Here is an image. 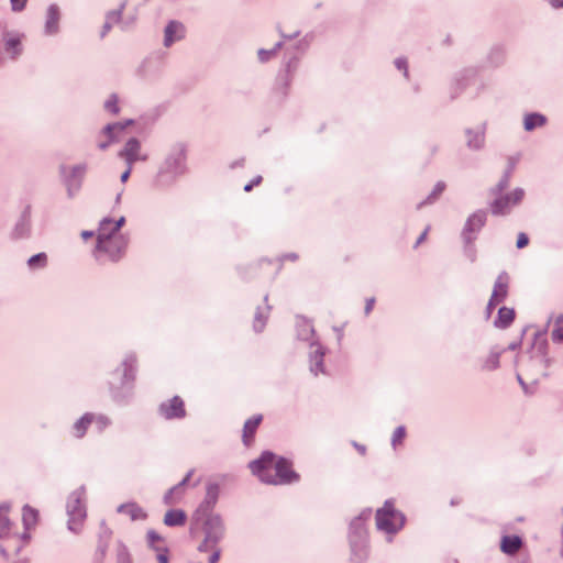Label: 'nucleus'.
<instances>
[{
  "mask_svg": "<svg viewBox=\"0 0 563 563\" xmlns=\"http://www.w3.org/2000/svg\"><path fill=\"white\" fill-rule=\"evenodd\" d=\"M466 134V144L471 150H479L484 146L485 142V131L484 128H478L476 130L467 129L465 131Z\"/></svg>",
  "mask_w": 563,
  "mask_h": 563,
  "instance_id": "a878e982",
  "label": "nucleus"
},
{
  "mask_svg": "<svg viewBox=\"0 0 563 563\" xmlns=\"http://www.w3.org/2000/svg\"><path fill=\"white\" fill-rule=\"evenodd\" d=\"M147 542L148 547L156 552V559L158 563H168L169 562V555H168V549L164 544V539L162 536H159L154 530L147 531Z\"/></svg>",
  "mask_w": 563,
  "mask_h": 563,
  "instance_id": "dca6fc26",
  "label": "nucleus"
},
{
  "mask_svg": "<svg viewBox=\"0 0 563 563\" xmlns=\"http://www.w3.org/2000/svg\"><path fill=\"white\" fill-rule=\"evenodd\" d=\"M117 563H132L130 552L122 542H118L117 544Z\"/></svg>",
  "mask_w": 563,
  "mask_h": 563,
  "instance_id": "79ce46f5",
  "label": "nucleus"
},
{
  "mask_svg": "<svg viewBox=\"0 0 563 563\" xmlns=\"http://www.w3.org/2000/svg\"><path fill=\"white\" fill-rule=\"evenodd\" d=\"M203 539L197 550L208 552L210 548H216L222 541L225 534V526L220 515L209 514L202 525Z\"/></svg>",
  "mask_w": 563,
  "mask_h": 563,
  "instance_id": "39448f33",
  "label": "nucleus"
},
{
  "mask_svg": "<svg viewBox=\"0 0 563 563\" xmlns=\"http://www.w3.org/2000/svg\"><path fill=\"white\" fill-rule=\"evenodd\" d=\"M185 35V27L178 21H169L164 30V46L169 47Z\"/></svg>",
  "mask_w": 563,
  "mask_h": 563,
  "instance_id": "aec40b11",
  "label": "nucleus"
},
{
  "mask_svg": "<svg viewBox=\"0 0 563 563\" xmlns=\"http://www.w3.org/2000/svg\"><path fill=\"white\" fill-rule=\"evenodd\" d=\"M486 220L487 213L484 210H477L467 218L462 231V238L466 244L473 243L477 233L485 225Z\"/></svg>",
  "mask_w": 563,
  "mask_h": 563,
  "instance_id": "f8f14e48",
  "label": "nucleus"
},
{
  "mask_svg": "<svg viewBox=\"0 0 563 563\" xmlns=\"http://www.w3.org/2000/svg\"><path fill=\"white\" fill-rule=\"evenodd\" d=\"M220 494V486L217 483H209L206 487V496L199 506V510L211 512L216 507Z\"/></svg>",
  "mask_w": 563,
  "mask_h": 563,
  "instance_id": "412c9836",
  "label": "nucleus"
},
{
  "mask_svg": "<svg viewBox=\"0 0 563 563\" xmlns=\"http://www.w3.org/2000/svg\"><path fill=\"white\" fill-rule=\"evenodd\" d=\"M27 0H10L11 10L13 12H21L26 7Z\"/></svg>",
  "mask_w": 563,
  "mask_h": 563,
  "instance_id": "3c124183",
  "label": "nucleus"
},
{
  "mask_svg": "<svg viewBox=\"0 0 563 563\" xmlns=\"http://www.w3.org/2000/svg\"><path fill=\"white\" fill-rule=\"evenodd\" d=\"M111 27H112L111 22L106 21L102 26L101 33H100L101 38H103L108 34V32L111 30Z\"/></svg>",
  "mask_w": 563,
  "mask_h": 563,
  "instance_id": "bf43d9fd",
  "label": "nucleus"
},
{
  "mask_svg": "<svg viewBox=\"0 0 563 563\" xmlns=\"http://www.w3.org/2000/svg\"><path fill=\"white\" fill-rule=\"evenodd\" d=\"M31 232V208L27 206L19 220L16 221L12 232L11 238L13 240H20L27 238Z\"/></svg>",
  "mask_w": 563,
  "mask_h": 563,
  "instance_id": "a211bd4d",
  "label": "nucleus"
},
{
  "mask_svg": "<svg viewBox=\"0 0 563 563\" xmlns=\"http://www.w3.org/2000/svg\"><path fill=\"white\" fill-rule=\"evenodd\" d=\"M522 542L518 536H505L501 539L500 548L506 554L512 555L518 552Z\"/></svg>",
  "mask_w": 563,
  "mask_h": 563,
  "instance_id": "473e14b6",
  "label": "nucleus"
},
{
  "mask_svg": "<svg viewBox=\"0 0 563 563\" xmlns=\"http://www.w3.org/2000/svg\"><path fill=\"white\" fill-rule=\"evenodd\" d=\"M178 492V486H173L170 489H168L164 495V503L166 505H173L175 503L174 495Z\"/></svg>",
  "mask_w": 563,
  "mask_h": 563,
  "instance_id": "8fccbe9b",
  "label": "nucleus"
},
{
  "mask_svg": "<svg viewBox=\"0 0 563 563\" xmlns=\"http://www.w3.org/2000/svg\"><path fill=\"white\" fill-rule=\"evenodd\" d=\"M511 168H508L504 176L500 178L496 187L492 188V195H500L509 185L510 177H511Z\"/></svg>",
  "mask_w": 563,
  "mask_h": 563,
  "instance_id": "a19ab883",
  "label": "nucleus"
},
{
  "mask_svg": "<svg viewBox=\"0 0 563 563\" xmlns=\"http://www.w3.org/2000/svg\"><path fill=\"white\" fill-rule=\"evenodd\" d=\"M428 230L429 228H427L421 234L420 236L418 238L416 244H415V247H417L420 243H422L428 234Z\"/></svg>",
  "mask_w": 563,
  "mask_h": 563,
  "instance_id": "69168bd1",
  "label": "nucleus"
},
{
  "mask_svg": "<svg viewBox=\"0 0 563 563\" xmlns=\"http://www.w3.org/2000/svg\"><path fill=\"white\" fill-rule=\"evenodd\" d=\"M445 189V184L443 181H438L433 188V190L431 191V194L428 196V198L420 202L418 205V208H420L421 206L426 205V203H432L433 201H435L438 199V197L444 191Z\"/></svg>",
  "mask_w": 563,
  "mask_h": 563,
  "instance_id": "37998d69",
  "label": "nucleus"
},
{
  "mask_svg": "<svg viewBox=\"0 0 563 563\" xmlns=\"http://www.w3.org/2000/svg\"><path fill=\"white\" fill-rule=\"evenodd\" d=\"M551 338L553 342H563V314L558 316L556 319L554 320V327L551 332Z\"/></svg>",
  "mask_w": 563,
  "mask_h": 563,
  "instance_id": "4c0bfd02",
  "label": "nucleus"
},
{
  "mask_svg": "<svg viewBox=\"0 0 563 563\" xmlns=\"http://www.w3.org/2000/svg\"><path fill=\"white\" fill-rule=\"evenodd\" d=\"M528 243H529V239H528L527 234L519 233L518 239H517V247L522 249V247L527 246Z\"/></svg>",
  "mask_w": 563,
  "mask_h": 563,
  "instance_id": "5fc2aeb1",
  "label": "nucleus"
},
{
  "mask_svg": "<svg viewBox=\"0 0 563 563\" xmlns=\"http://www.w3.org/2000/svg\"><path fill=\"white\" fill-rule=\"evenodd\" d=\"M135 365H136V358L134 355H128L122 365L121 368H118L115 371V374L122 371V385H128L132 383L135 378Z\"/></svg>",
  "mask_w": 563,
  "mask_h": 563,
  "instance_id": "b1692460",
  "label": "nucleus"
},
{
  "mask_svg": "<svg viewBox=\"0 0 563 563\" xmlns=\"http://www.w3.org/2000/svg\"><path fill=\"white\" fill-rule=\"evenodd\" d=\"M209 551H211V555L208 559L209 563H218L221 556V549L219 545H216V548H210Z\"/></svg>",
  "mask_w": 563,
  "mask_h": 563,
  "instance_id": "603ef678",
  "label": "nucleus"
},
{
  "mask_svg": "<svg viewBox=\"0 0 563 563\" xmlns=\"http://www.w3.org/2000/svg\"><path fill=\"white\" fill-rule=\"evenodd\" d=\"M115 231H112V219L103 218L100 221L98 228L97 243L99 247H104L107 239L118 235Z\"/></svg>",
  "mask_w": 563,
  "mask_h": 563,
  "instance_id": "393cba45",
  "label": "nucleus"
},
{
  "mask_svg": "<svg viewBox=\"0 0 563 563\" xmlns=\"http://www.w3.org/2000/svg\"><path fill=\"white\" fill-rule=\"evenodd\" d=\"M395 66L397 67V69L404 71V76L405 77H408V64H407V59L406 58H404V57L397 58L395 60Z\"/></svg>",
  "mask_w": 563,
  "mask_h": 563,
  "instance_id": "864d4df0",
  "label": "nucleus"
},
{
  "mask_svg": "<svg viewBox=\"0 0 563 563\" xmlns=\"http://www.w3.org/2000/svg\"><path fill=\"white\" fill-rule=\"evenodd\" d=\"M463 79H465V80L475 79V71L474 70H466Z\"/></svg>",
  "mask_w": 563,
  "mask_h": 563,
  "instance_id": "338daca9",
  "label": "nucleus"
},
{
  "mask_svg": "<svg viewBox=\"0 0 563 563\" xmlns=\"http://www.w3.org/2000/svg\"><path fill=\"white\" fill-rule=\"evenodd\" d=\"M186 514L181 509H170L164 516V523L168 527L184 526L186 522Z\"/></svg>",
  "mask_w": 563,
  "mask_h": 563,
  "instance_id": "2f4dec72",
  "label": "nucleus"
},
{
  "mask_svg": "<svg viewBox=\"0 0 563 563\" xmlns=\"http://www.w3.org/2000/svg\"><path fill=\"white\" fill-rule=\"evenodd\" d=\"M47 264V255L45 253H37L31 256L27 261V265L31 269L43 268Z\"/></svg>",
  "mask_w": 563,
  "mask_h": 563,
  "instance_id": "58836bf2",
  "label": "nucleus"
},
{
  "mask_svg": "<svg viewBox=\"0 0 563 563\" xmlns=\"http://www.w3.org/2000/svg\"><path fill=\"white\" fill-rule=\"evenodd\" d=\"M60 13L59 8L57 4H51L47 8L46 12V21H45V33L47 35L56 34L59 30L58 22H59Z\"/></svg>",
  "mask_w": 563,
  "mask_h": 563,
  "instance_id": "5701e85b",
  "label": "nucleus"
},
{
  "mask_svg": "<svg viewBox=\"0 0 563 563\" xmlns=\"http://www.w3.org/2000/svg\"><path fill=\"white\" fill-rule=\"evenodd\" d=\"M514 318H515L514 309H510L507 307H501L498 310V317L494 323L497 328L505 329L511 324V322L514 321Z\"/></svg>",
  "mask_w": 563,
  "mask_h": 563,
  "instance_id": "c9c22d12",
  "label": "nucleus"
},
{
  "mask_svg": "<svg viewBox=\"0 0 563 563\" xmlns=\"http://www.w3.org/2000/svg\"><path fill=\"white\" fill-rule=\"evenodd\" d=\"M119 157L124 159L130 167L137 161H146V155H141V143L137 139L131 137L125 143L124 147L119 152Z\"/></svg>",
  "mask_w": 563,
  "mask_h": 563,
  "instance_id": "ddd939ff",
  "label": "nucleus"
},
{
  "mask_svg": "<svg viewBox=\"0 0 563 563\" xmlns=\"http://www.w3.org/2000/svg\"><path fill=\"white\" fill-rule=\"evenodd\" d=\"M496 198L490 203L492 213L495 216H503L509 212L512 206L519 203L523 196L525 190L522 188H516L512 192L503 195H495Z\"/></svg>",
  "mask_w": 563,
  "mask_h": 563,
  "instance_id": "9b49d317",
  "label": "nucleus"
},
{
  "mask_svg": "<svg viewBox=\"0 0 563 563\" xmlns=\"http://www.w3.org/2000/svg\"><path fill=\"white\" fill-rule=\"evenodd\" d=\"M126 5V2H122L117 10L109 11L106 15V21L111 22V24H120V27L125 31L130 29L136 21V13L132 15H128L123 19V10Z\"/></svg>",
  "mask_w": 563,
  "mask_h": 563,
  "instance_id": "f3484780",
  "label": "nucleus"
},
{
  "mask_svg": "<svg viewBox=\"0 0 563 563\" xmlns=\"http://www.w3.org/2000/svg\"><path fill=\"white\" fill-rule=\"evenodd\" d=\"M133 124V120L129 119L124 122L111 123L104 126L103 133L109 137L107 142L99 143L100 150H106L111 143L119 141V134L124 131L129 125Z\"/></svg>",
  "mask_w": 563,
  "mask_h": 563,
  "instance_id": "6ab92c4d",
  "label": "nucleus"
},
{
  "mask_svg": "<svg viewBox=\"0 0 563 563\" xmlns=\"http://www.w3.org/2000/svg\"><path fill=\"white\" fill-rule=\"evenodd\" d=\"M262 419H263L262 415H256L245 421L244 428H243V442L245 445H250L251 440H252L257 427L260 426Z\"/></svg>",
  "mask_w": 563,
  "mask_h": 563,
  "instance_id": "c756f323",
  "label": "nucleus"
},
{
  "mask_svg": "<svg viewBox=\"0 0 563 563\" xmlns=\"http://www.w3.org/2000/svg\"><path fill=\"white\" fill-rule=\"evenodd\" d=\"M93 419V413H85L73 424V435L77 439L82 438L86 434L88 427L92 423Z\"/></svg>",
  "mask_w": 563,
  "mask_h": 563,
  "instance_id": "7c9ffc66",
  "label": "nucleus"
},
{
  "mask_svg": "<svg viewBox=\"0 0 563 563\" xmlns=\"http://www.w3.org/2000/svg\"><path fill=\"white\" fill-rule=\"evenodd\" d=\"M547 123V118L538 112L528 113L523 118V128L530 132L537 128H541Z\"/></svg>",
  "mask_w": 563,
  "mask_h": 563,
  "instance_id": "72a5a7b5",
  "label": "nucleus"
},
{
  "mask_svg": "<svg viewBox=\"0 0 563 563\" xmlns=\"http://www.w3.org/2000/svg\"><path fill=\"white\" fill-rule=\"evenodd\" d=\"M126 246L128 240L122 234L114 235L107 239L104 247L96 246V257L101 260L102 256H106L108 260L117 262L121 258Z\"/></svg>",
  "mask_w": 563,
  "mask_h": 563,
  "instance_id": "9d476101",
  "label": "nucleus"
},
{
  "mask_svg": "<svg viewBox=\"0 0 563 563\" xmlns=\"http://www.w3.org/2000/svg\"><path fill=\"white\" fill-rule=\"evenodd\" d=\"M93 236V232L92 231H82L81 232V238L84 240H88L89 238Z\"/></svg>",
  "mask_w": 563,
  "mask_h": 563,
  "instance_id": "774afa93",
  "label": "nucleus"
},
{
  "mask_svg": "<svg viewBox=\"0 0 563 563\" xmlns=\"http://www.w3.org/2000/svg\"><path fill=\"white\" fill-rule=\"evenodd\" d=\"M405 525V515L394 508L391 500H386L384 506L376 511V527L387 534L398 532Z\"/></svg>",
  "mask_w": 563,
  "mask_h": 563,
  "instance_id": "423d86ee",
  "label": "nucleus"
},
{
  "mask_svg": "<svg viewBox=\"0 0 563 563\" xmlns=\"http://www.w3.org/2000/svg\"><path fill=\"white\" fill-rule=\"evenodd\" d=\"M249 467L261 482L272 485H284L297 482L299 475L291 470L288 460L276 456L272 452H263L262 455L250 462Z\"/></svg>",
  "mask_w": 563,
  "mask_h": 563,
  "instance_id": "f257e3e1",
  "label": "nucleus"
},
{
  "mask_svg": "<svg viewBox=\"0 0 563 563\" xmlns=\"http://www.w3.org/2000/svg\"><path fill=\"white\" fill-rule=\"evenodd\" d=\"M9 504L0 505V554L4 559L11 555H18L29 543L31 534L27 532H18L15 525L9 518Z\"/></svg>",
  "mask_w": 563,
  "mask_h": 563,
  "instance_id": "f03ea898",
  "label": "nucleus"
},
{
  "mask_svg": "<svg viewBox=\"0 0 563 563\" xmlns=\"http://www.w3.org/2000/svg\"><path fill=\"white\" fill-rule=\"evenodd\" d=\"M186 172V147L181 143L172 146L164 162L162 163L156 183L159 186L173 184L179 176Z\"/></svg>",
  "mask_w": 563,
  "mask_h": 563,
  "instance_id": "7ed1b4c3",
  "label": "nucleus"
},
{
  "mask_svg": "<svg viewBox=\"0 0 563 563\" xmlns=\"http://www.w3.org/2000/svg\"><path fill=\"white\" fill-rule=\"evenodd\" d=\"M508 285H509V275L506 272H501L494 285V289L492 292L493 299H496L497 302H501L508 295Z\"/></svg>",
  "mask_w": 563,
  "mask_h": 563,
  "instance_id": "4be33fe9",
  "label": "nucleus"
},
{
  "mask_svg": "<svg viewBox=\"0 0 563 563\" xmlns=\"http://www.w3.org/2000/svg\"><path fill=\"white\" fill-rule=\"evenodd\" d=\"M131 170H132V167H130V165H128V168L121 175L120 179L122 183L126 181L130 174H131Z\"/></svg>",
  "mask_w": 563,
  "mask_h": 563,
  "instance_id": "0e129e2a",
  "label": "nucleus"
},
{
  "mask_svg": "<svg viewBox=\"0 0 563 563\" xmlns=\"http://www.w3.org/2000/svg\"><path fill=\"white\" fill-rule=\"evenodd\" d=\"M104 109L112 114H118L120 111V108L118 106V97L117 95L112 93L108 100L104 102Z\"/></svg>",
  "mask_w": 563,
  "mask_h": 563,
  "instance_id": "a18cd8bd",
  "label": "nucleus"
},
{
  "mask_svg": "<svg viewBox=\"0 0 563 563\" xmlns=\"http://www.w3.org/2000/svg\"><path fill=\"white\" fill-rule=\"evenodd\" d=\"M269 311H271V306H268V305H266L263 308L258 307L256 309L254 320H253V329L256 332H261L265 328Z\"/></svg>",
  "mask_w": 563,
  "mask_h": 563,
  "instance_id": "f704fd0d",
  "label": "nucleus"
},
{
  "mask_svg": "<svg viewBox=\"0 0 563 563\" xmlns=\"http://www.w3.org/2000/svg\"><path fill=\"white\" fill-rule=\"evenodd\" d=\"M5 48L7 51H12V57H16L21 49H20V40L18 37H9L5 41Z\"/></svg>",
  "mask_w": 563,
  "mask_h": 563,
  "instance_id": "c03bdc74",
  "label": "nucleus"
},
{
  "mask_svg": "<svg viewBox=\"0 0 563 563\" xmlns=\"http://www.w3.org/2000/svg\"><path fill=\"white\" fill-rule=\"evenodd\" d=\"M374 303H375V299L374 298H368L366 300V305H365V313L366 314H368L372 311V309L374 307Z\"/></svg>",
  "mask_w": 563,
  "mask_h": 563,
  "instance_id": "e2e57ef3",
  "label": "nucleus"
},
{
  "mask_svg": "<svg viewBox=\"0 0 563 563\" xmlns=\"http://www.w3.org/2000/svg\"><path fill=\"white\" fill-rule=\"evenodd\" d=\"M296 331L297 338L302 341H309L314 336L313 325L305 318H297Z\"/></svg>",
  "mask_w": 563,
  "mask_h": 563,
  "instance_id": "cd10ccee",
  "label": "nucleus"
},
{
  "mask_svg": "<svg viewBox=\"0 0 563 563\" xmlns=\"http://www.w3.org/2000/svg\"><path fill=\"white\" fill-rule=\"evenodd\" d=\"M372 510L364 509L350 523L349 539L352 552L360 555L365 554L366 528L365 522L371 518Z\"/></svg>",
  "mask_w": 563,
  "mask_h": 563,
  "instance_id": "6e6552de",
  "label": "nucleus"
},
{
  "mask_svg": "<svg viewBox=\"0 0 563 563\" xmlns=\"http://www.w3.org/2000/svg\"><path fill=\"white\" fill-rule=\"evenodd\" d=\"M92 422H95L98 431H100V432L103 431L111 423L110 419L103 415H98V416L95 415V419Z\"/></svg>",
  "mask_w": 563,
  "mask_h": 563,
  "instance_id": "de8ad7c7",
  "label": "nucleus"
},
{
  "mask_svg": "<svg viewBox=\"0 0 563 563\" xmlns=\"http://www.w3.org/2000/svg\"><path fill=\"white\" fill-rule=\"evenodd\" d=\"M87 172V164L81 163L74 166H59V176L64 187L66 188L67 197L73 199L80 191Z\"/></svg>",
  "mask_w": 563,
  "mask_h": 563,
  "instance_id": "0eeeda50",
  "label": "nucleus"
},
{
  "mask_svg": "<svg viewBox=\"0 0 563 563\" xmlns=\"http://www.w3.org/2000/svg\"><path fill=\"white\" fill-rule=\"evenodd\" d=\"M194 472H195L194 470H190V471L186 474V476L183 478V481H181V482H179V483L176 485V486H178V489H180L183 486H185V485L188 483V481H189V479H190V477L192 476Z\"/></svg>",
  "mask_w": 563,
  "mask_h": 563,
  "instance_id": "13d9d810",
  "label": "nucleus"
},
{
  "mask_svg": "<svg viewBox=\"0 0 563 563\" xmlns=\"http://www.w3.org/2000/svg\"><path fill=\"white\" fill-rule=\"evenodd\" d=\"M517 379L526 394H532L534 391V388H529V386L523 380V378L520 374H517Z\"/></svg>",
  "mask_w": 563,
  "mask_h": 563,
  "instance_id": "6e6d98bb",
  "label": "nucleus"
},
{
  "mask_svg": "<svg viewBox=\"0 0 563 563\" xmlns=\"http://www.w3.org/2000/svg\"><path fill=\"white\" fill-rule=\"evenodd\" d=\"M159 413L165 419H180L186 416L184 401L180 397L174 396L168 401L162 402L159 406Z\"/></svg>",
  "mask_w": 563,
  "mask_h": 563,
  "instance_id": "4468645a",
  "label": "nucleus"
},
{
  "mask_svg": "<svg viewBox=\"0 0 563 563\" xmlns=\"http://www.w3.org/2000/svg\"><path fill=\"white\" fill-rule=\"evenodd\" d=\"M257 56H258V59L261 63H266L271 58L275 57L276 54H275V51H273V49L260 48L257 51Z\"/></svg>",
  "mask_w": 563,
  "mask_h": 563,
  "instance_id": "09e8293b",
  "label": "nucleus"
},
{
  "mask_svg": "<svg viewBox=\"0 0 563 563\" xmlns=\"http://www.w3.org/2000/svg\"><path fill=\"white\" fill-rule=\"evenodd\" d=\"M406 437V429L404 426H399L395 429L393 437H391V445L394 448L397 446V444L401 443V441Z\"/></svg>",
  "mask_w": 563,
  "mask_h": 563,
  "instance_id": "49530a36",
  "label": "nucleus"
},
{
  "mask_svg": "<svg viewBox=\"0 0 563 563\" xmlns=\"http://www.w3.org/2000/svg\"><path fill=\"white\" fill-rule=\"evenodd\" d=\"M110 539V531L106 530L103 534L100 536V541L96 550V561L97 563H102L107 550H108V540Z\"/></svg>",
  "mask_w": 563,
  "mask_h": 563,
  "instance_id": "e433bc0d",
  "label": "nucleus"
},
{
  "mask_svg": "<svg viewBox=\"0 0 563 563\" xmlns=\"http://www.w3.org/2000/svg\"><path fill=\"white\" fill-rule=\"evenodd\" d=\"M279 34L283 40H292L300 34V31H296L292 34H285L283 31L279 30Z\"/></svg>",
  "mask_w": 563,
  "mask_h": 563,
  "instance_id": "680f3d73",
  "label": "nucleus"
},
{
  "mask_svg": "<svg viewBox=\"0 0 563 563\" xmlns=\"http://www.w3.org/2000/svg\"><path fill=\"white\" fill-rule=\"evenodd\" d=\"M309 347L310 372L313 375L324 373L323 357L325 355V347L316 340L309 343Z\"/></svg>",
  "mask_w": 563,
  "mask_h": 563,
  "instance_id": "2eb2a0df",
  "label": "nucleus"
},
{
  "mask_svg": "<svg viewBox=\"0 0 563 563\" xmlns=\"http://www.w3.org/2000/svg\"><path fill=\"white\" fill-rule=\"evenodd\" d=\"M500 352L492 351L484 361L482 367L485 371H494L499 366Z\"/></svg>",
  "mask_w": 563,
  "mask_h": 563,
  "instance_id": "ea45409f",
  "label": "nucleus"
},
{
  "mask_svg": "<svg viewBox=\"0 0 563 563\" xmlns=\"http://www.w3.org/2000/svg\"><path fill=\"white\" fill-rule=\"evenodd\" d=\"M547 340H541L538 343V355H534L530 360L529 368L526 376L531 379V383L536 385L540 376H547L545 369L550 366L551 360L547 356Z\"/></svg>",
  "mask_w": 563,
  "mask_h": 563,
  "instance_id": "1a4fd4ad",
  "label": "nucleus"
},
{
  "mask_svg": "<svg viewBox=\"0 0 563 563\" xmlns=\"http://www.w3.org/2000/svg\"><path fill=\"white\" fill-rule=\"evenodd\" d=\"M498 302L496 301V299H493V297L490 296V299L488 301V305H487V308H486V311H487V317L490 316L493 309L495 308V306L497 305Z\"/></svg>",
  "mask_w": 563,
  "mask_h": 563,
  "instance_id": "052dcab7",
  "label": "nucleus"
},
{
  "mask_svg": "<svg viewBox=\"0 0 563 563\" xmlns=\"http://www.w3.org/2000/svg\"><path fill=\"white\" fill-rule=\"evenodd\" d=\"M124 222H125V218L124 217H121L117 221L112 220V231H115L117 233H119V231H120L121 227L124 224Z\"/></svg>",
  "mask_w": 563,
  "mask_h": 563,
  "instance_id": "4d7b16f0",
  "label": "nucleus"
},
{
  "mask_svg": "<svg viewBox=\"0 0 563 563\" xmlns=\"http://www.w3.org/2000/svg\"><path fill=\"white\" fill-rule=\"evenodd\" d=\"M37 520L38 511L31 506L25 505L22 511L23 532L30 533V530L36 526Z\"/></svg>",
  "mask_w": 563,
  "mask_h": 563,
  "instance_id": "c85d7f7f",
  "label": "nucleus"
},
{
  "mask_svg": "<svg viewBox=\"0 0 563 563\" xmlns=\"http://www.w3.org/2000/svg\"><path fill=\"white\" fill-rule=\"evenodd\" d=\"M117 511L128 515L133 521L146 518L145 511L135 503L122 504L118 507Z\"/></svg>",
  "mask_w": 563,
  "mask_h": 563,
  "instance_id": "bb28decb",
  "label": "nucleus"
},
{
  "mask_svg": "<svg viewBox=\"0 0 563 563\" xmlns=\"http://www.w3.org/2000/svg\"><path fill=\"white\" fill-rule=\"evenodd\" d=\"M86 489L84 486L74 490L67 499L66 511L68 516L67 528L74 533L81 530L84 520L86 519L85 505Z\"/></svg>",
  "mask_w": 563,
  "mask_h": 563,
  "instance_id": "20e7f679",
  "label": "nucleus"
}]
</instances>
